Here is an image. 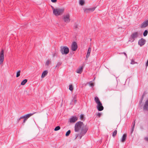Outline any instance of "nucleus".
I'll return each instance as SVG.
<instances>
[{
	"label": "nucleus",
	"instance_id": "obj_1",
	"mask_svg": "<svg viewBox=\"0 0 148 148\" xmlns=\"http://www.w3.org/2000/svg\"><path fill=\"white\" fill-rule=\"evenodd\" d=\"M86 130V131L88 129L85 126L83 122L79 121L76 123L75 126V131L76 132H79L80 130L83 131V130Z\"/></svg>",
	"mask_w": 148,
	"mask_h": 148
},
{
	"label": "nucleus",
	"instance_id": "obj_2",
	"mask_svg": "<svg viewBox=\"0 0 148 148\" xmlns=\"http://www.w3.org/2000/svg\"><path fill=\"white\" fill-rule=\"evenodd\" d=\"M53 14L56 16H60L63 14L64 10V8H55L51 6Z\"/></svg>",
	"mask_w": 148,
	"mask_h": 148
},
{
	"label": "nucleus",
	"instance_id": "obj_3",
	"mask_svg": "<svg viewBox=\"0 0 148 148\" xmlns=\"http://www.w3.org/2000/svg\"><path fill=\"white\" fill-rule=\"evenodd\" d=\"M36 112H34L33 113H29L26 115H25L23 116H21L20 117V119H24V120L23 121V123L22 124L24 125V123H25L26 121H27V119L30 116L33 115Z\"/></svg>",
	"mask_w": 148,
	"mask_h": 148
},
{
	"label": "nucleus",
	"instance_id": "obj_4",
	"mask_svg": "<svg viewBox=\"0 0 148 148\" xmlns=\"http://www.w3.org/2000/svg\"><path fill=\"white\" fill-rule=\"evenodd\" d=\"M60 51L62 54L66 55L69 52V49L66 46H62L60 47Z\"/></svg>",
	"mask_w": 148,
	"mask_h": 148
},
{
	"label": "nucleus",
	"instance_id": "obj_5",
	"mask_svg": "<svg viewBox=\"0 0 148 148\" xmlns=\"http://www.w3.org/2000/svg\"><path fill=\"white\" fill-rule=\"evenodd\" d=\"M70 16V15L69 14H67L64 15L63 18V19L64 22L66 23L70 22L71 21Z\"/></svg>",
	"mask_w": 148,
	"mask_h": 148
},
{
	"label": "nucleus",
	"instance_id": "obj_6",
	"mask_svg": "<svg viewBox=\"0 0 148 148\" xmlns=\"http://www.w3.org/2000/svg\"><path fill=\"white\" fill-rule=\"evenodd\" d=\"M138 32H136L133 33L132 34L131 38H130L129 41L131 42H133L138 37Z\"/></svg>",
	"mask_w": 148,
	"mask_h": 148
},
{
	"label": "nucleus",
	"instance_id": "obj_7",
	"mask_svg": "<svg viewBox=\"0 0 148 148\" xmlns=\"http://www.w3.org/2000/svg\"><path fill=\"white\" fill-rule=\"evenodd\" d=\"M4 59V51L2 49L0 52V64L3 63Z\"/></svg>",
	"mask_w": 148,
	"mask_h": 148
},
{
	"label": "nucleus",
	"instance_id": "obj_8",
	"mask_svg": "<svg viewBox=\"0 0 148 148\" xmlns=\"http://www.w3.org/2000/svg\"><path fill=\"white\" fill-rule=\"evenodd\" d=\"M78 119L77 117L76 116H72L69 119V121L71 123H74Z\"/></svg>",
	"mask_w": 148,
	"mask_h": 148
},
{
	"label": "nucleus",
	"instance_id": "obj_9",
	"mask_svg": "<svg viewBox=\"0 0 148 148\" xmlns=\"http://www.w3.org/2000/svg\"><path fill=\"white\" fill-rule=\"evenodd\" d=\"M97 108L99 111H100L103 110V107L101 102L97 103Z\"/></svg>",
	"mask_w": 148,
	"mask_h": 148
},
{
	"label": "nucleus",
	"instance_id": "obj_10",
	"mask_svg": "<svg viewBox=\"0 0 148 148\" xmlns=\"http://www.w3.org/2000/svg\"><path fill=\"white\" fill-rule=\"evenodd\" d=\"M77 49V43L75 42L73 43L71 45V49L73 51H75Z\"/></svg>",
	"mask_w": 148,
	"mask_h": 148
},
{
	"label": "nucleus",
	"instance_id": "obj_11",
	"mask_svg": "<svg viewBox=\"0 0 148 148\" xmlns=\"http://www.w3.org/2000/svg\"><path fill=\"white\" fill-rule=\"evenodd\" d=\"M148 25V20H145L141 24V27L142 28H144Z\"/></svg>",
	"mask_w": 148,
	"mask_h": 148
},
{
	"label": "nucleus",
	"instance_id": "obj_12",
	"mask_svg": "<svg viewBox=\"0 0 148 148\" xmlns=\"http://www.w3.org/2000/svg\"><path fill=\"white\" fill-rule=\"evenodd\" d=\"M87 131L86 130H84L83 131H81L80 134H79L78 137L79 139H81L82 136H84L86 133Z\"/></svg>",
	"mask_w": 148,
	"mask_h": 148
},
{
	"label": "nucleus",
	"instance_id": "obj_13",
	"mask_svg": "<svg viewBox=\"0 0 148 148\" xmlns=\"http://www.w3.org/2000/svg\"><path fill=\"white\" fill-rule=\"evenodd\" d=\"M145 40L143 39L142 38L139 40L138 41V44L140 46H142L145 44Z\"/></svg>",
	"mask_w": 148,
	"mask_h": 148
},
{
	"label": "nucleus",
	"instance_id": "obj_14",
	"mask_svg": "<svg viewBox=\"0 0 148 148\" xmlns=\"http://www.w3.org/2000/svg\"><path fill=\"white\" fill-rule=\"evenodd\" d=\"M143 109L145 110H148V99L145 102L143 107Z\"/></svg>",
	"mask_w": 148,
	"mask_h": 148
},
{
	"label": "nucleus",
	"instance_id": "obj_15",
	"mask_svg": "<svg viewBox=\"0 0 148 148\" xmlns=\"http://www.w3.org/2000/svg\"><path fill=\"white\" fill-rule=\"evenodd\" d=\"M127 134H124L123 135L122 137L121 141L122 142H124L126 140L127 138Z\"/></svg>",
	"mask_w": 148,
	"mask_h": 148
},
{
	"label": "nucleus",
	"instance_id": "obj_16",
	"mask_svg": "<svg viewBox=\"0 0 148 148\" xmlns=\"http://www.w3.org/2000/svg\"><path fill=\"white\" fill-rule=\"evenodd\" d=\"M83 71L82 67H80L78 68L76 70V72L78 73L81 74Z\"/></svg>",
	"mask_w": 148,
	"mask_h": 148
},
{
	"label": "nucleus",
	"instance_id": "obj_17",
	"mask_svg": "<svg viewBox=\"0 0 148 148\" xmlns=\"http://www.w3.org/2000/svg\"><path fill=\"white\" fill-rule=\"evenodd\" d=\"M48 71H45L42 73L41 77L43 78L47 74Z\"/></svg>",
	"mask_w": 148,
	"mask_h": 148
},
{
	"label": "nucleus",
	"instance_id": "obj_18",
	"mask_svg": "<svg viewBox=\"0 0 148 148\" xmlns=\"http://www.w3.org/2000/svg\"><path fill=\"white\" fill-rule=\"evenodd\" d=\"M91 48L89 47L88 49V52H87V55H86V58H88L89 57L90 55V52H91Z\"/></svg>",
	"mask_w": 148,
	"mask_h": 148
},
{
	"label": "nucleus",
	"instance_id": "obj_19",
	"mask_svg": "<svg viewBox=\"0 0 148 148\" xmlns=\"http://www.w3.org/2000/svg\"><path fill=\"white\" fill-rule=\"evenodd\" d=\"M85 3V1L84 0H79V3L81 5H83Z\"/></svg>",
	"mask_w": 148,
	"mask_h": 148
},
{
	"label": "nucleus",
	"instance_id": "obj_20",
	"mask_svg": "<svg viewBox=\"0 0 148 148\" xmlns=\"http://www.w3.org/2000/svg\"><path fill=\"white\" fill-rule=\"evenodd\" d=\"M95 100L97 104L101 102L98 97H96L95 98Z\"/></svg>",
	"mask_w": 148,
	"mask_h": 148
},
{
	"label": "nucleus",
	"instance_id": "obj_21",
	"mask_svg": "<svg viewBox=\"0 0 148 148\" xmlns=\"http://www.w3.org/2000/svg\"><path fill=\"white\" fill-rule=\"evenodd\" d=\"M79 27V23H75L74 24V27L75 29L78 28Z\"/></svg>",
	"mask_w": 148,
	"mask_h": 148
},
{
	"label": "nucleus",
	"instance_id": "obj_22",
	"mask_svg": "<svg viewBox=\"0 0 148 148\" xmlns=\"http://www.w3.org/2000/svg\"><path fill=\"white\" fill-rule=\"evenodd\" d=\"M51 63V61L50 60H48L46 61L45 64V66H48Z\"/></svg>",
	"mask_w": 148,
	"mask_h": 148
},
{
	"label": "nucleus",
	"instance_id": "obj_23",
	"mask_svg": "<svg viewBox=\"0 0 148 148\" xmlns=\"http://www.w3.org/2000/svg\"><path fill=\"white\" fill-rule=\"evenodd\" d=\"M96 8V7H94L91 8H88V9L90 12H93L95 10Z\"/></svg>",
	"mask_w": 148,
	"mask_h": 148
},
{
	"label": "nucleus",
	"instance_id": "obj_24",
	"mask_svg": "<svg viewBox=\"0 0 148 148\" xmlns=\"http://www.w3.org/2000/svg\"><path fill=\"white\" fill-rule=\"evenodd\" d=\"M84 115V114H81L80 116V118L82 121H84L85 120Z\"/></svg>",
	"mask_w": 148,
	"mask_h": 148
},
{
	"label": "nucleus",
	"instance_id": "obj_25",
	"mask_svg": "<svg viewBox=\"0 0 148 148\" xmlns=\"http://www.w3.org/2000/svg\"><path fill=\"white\" fill-rule=\"evenodd\" d=\"M27 79H25L23 81H22L21 83V85H24L25 83L27 82Z\"/></svg>",
	"mask_w": 148,
	"mask_h": 148
},
{
	"label": "nucleus",
	"instance_id": "obj_26",
	"mask_svg": "<svg viewBox=\"0 0 148 148\" xmlns=\"http://www.w3.org/2000/svg\"><path fill=\"white\" fill-rule=\"evenodd\" d=\"M62 63L61 62H58L56 66L55 67V68H58L61 65Z\"/></svg>",
	"mask_w": 148,
	"mask_h": 148
},
{
	"label": "nucleus",
	"instance_id": "obj_27",
	"mask_svg": "<svg viewBox=\"0 0 148 148\" xmlns=\"http://www.w3.org/2000/svg\"><path fill=\"white\" fill-rule=\"evenodd\" d=\"M117 131L116 130H115L113 132L112 136L113 137H114L116 135Z\"/></svg>",
	"mask_w": 148,
	"mask_h": 148
},
{
	"label": "nucleus",
	"instance_id": "obj_28",
	"mask_svg": "<svg viewBox=\"0 0 148 148\" xmlns=\"http://www.w3.org/2000/svg\"><path fill=\"white\" fill-rule=\"evenodd\" d=\"M84 12L86 13H89L90 12L88 8H85L84 9Z\"/></svg>",
	"mask_w": 148,
	"mask_h": 148
},
{
	"label": "nucleus",
	"instance_id": "obj_29",
	"mask_svg": "<svg viewBox=\"0 0 148 148\" xmlns=\"http://www.w3.org/2000/svg\"><path fill=\"white\" fill-rule=\"evenodd\" d=\"M71 132L70 130H69L66 133V136H68L70 134Z\"/></svg>",
	"mask_w": 148,
	"mask_h": 148
},
{
	"label": "nucleus",
	"instance_id": "obj_30",
	"mask_svg": "<svg viewBox=\"0 0 148 148\" xmlns=\"http://www.w3.org/2000/svg\"><path fill=\"white\" fill-rule=\"evenodd\" d=\"M60 128V127L59 126H57L55 128L54 130L55 131H58L59 130Z\"/></svg>",
	"mask_w": 148,
	"mask_h": 148
},
{
	"label": "nucleus",
	"instance_id": "obj_31",
	"mask_svg": "<svg viewBox=\"0 0 148 148\" xmlns=\"http://www.w3.org/2000/svg\"><path fill=\"white\" fill-rule=\"evenodd\" d=\"M21 72V71L20 70H19L18 71V72L16 73V77H18L20 75V73Z\"/></svg>",
	"mask_w": 148,
	"mask_h": 148
},
{
	"label": "nucleus",
	"instance_id": "obj_32",
	"mask_svg": "<svg viewBox=\"0 0 148 148\" xmlns=\"http://www.w3.org/2000/svg\"><path fill=\"white\" fill-rule=\"evenodd\" d=\"M101 114L102 113L101 112H98L96 113L97 116H98V117H100Z\"/></svg>",
	"mask_w": 148,
	"mask_h": 148
},
{
	"label": "nucleus",
	"instance_id": "obj_33",
	"mask_svg": "<svg viewBox=\"0 0 148 148\" xmlns=\"http://www.w3.org/2000/svg\"><path fill=\"white\" fill-rule=\"evenodd\" d=\"M148 33V31L147 30H145L143 33V35L144 36H146Z\"/></svg>",
	"mask_w": 148,
	"mask_h": 148
},
{
	"label": "nucleus",
	"instance_id": "obj_34",
	"mask_svg": "<svg viewBox=\"0 0 148 148\" xmlns=\"http://www.w3.org/2000/svg\"><path fill=\"white\" fill-rule=\"evenodd\" d=\"M88 84H89L90 86L91 87H92L94 86V84L93 83H91V82H90L88 83Z\"/></svg>",
	"mask_w": 148,
	"mask_h": 148
},
{
	"label": "nucleus",
	"instance_id": "obj_35",
	"mask_svg": "<svg viewBox=\"0 0 148 148\" xmlns=\"http://www.w3.org/2000/svg\"><path fill=\"white\" fill-rule=\"evenodd\" d=\"M69 89L71 91H72L73 90V87L72 85H69Z\"/></svg>",
	"mask_w": 148,
	"mask_h": 148
},
{
	"label": "nucleus",
	"instance_id": "obj_36",
	"mask_svg": "<svg viewBox=\"0 0 148 148\" xmlns=\"http://www.w3.org/2000/svg\"><path fill=\"white\" fill-rule=\"evenodd\" d=\"M73 100L74 103L75 104L76 102V97L75 95L73 99Z\"/></svg>",
	"mask_w": 148,
	"mask_h": 148
},
{
	"label": "nucleus",
	"instance_id": "obj_37",
	"mask_svg": "<svg viewBox=\"0 0 148 148\" xmlns=\"http://www.w3.org/2000/svg\"><path fill=\"white\" fill-rule=\"evenodd\" d=\"M135 120H134L132 123V127H134L135 125Z\"/></svg>",
	"mask_w": 148,
	"mask_h": 148
},
{
	"label": "nucleus",
	"instance_id": "obj_38",
	"mask_svg": "<svg viewBox=\"0 0 148 148\" xmlns=\"http://www.w3.org/2000/svg\"><path fill=\"white\" fill-rule=\"evenodd\" d=\"M135 63H136L135 62H134V61L133 60H132L131 62V64H135Z\"/></svg>",
	"mask_w": 148,
	"mask_h": 148
},
{
	"label": "nucleus",
	"instance_id": "obj_39",
	"mask_svg": "<svg viewBox=\"0 0 148 148\" xmlns=\"http://www.w3.org/2000/svg\"><path fill=\"white\" fill-rule=\"evenodd\" d=\"M51 2L53 3H56L57 1V0H51Z\"/></svg>",
	"mask_w": 148,
	"mask_h": 148
},
{
	"label": "nucleus",
	"instance_id": "obj_40",
	"mask_svg": "<svg viewBox=\"0 0 148 148\" xmlns=\"http://www.w3.org/2000/svg\"><path fill=\"white\" fill-rule=\"evenodd\" d=\"M134 127H132V128L131 129V133L132 134L134 131Z\"/></svg>",
	"mask_w": 148,
	"mask_h": 148
},
{
	"label": "nucleus",
	"instance_id": "obj_41",
	"mask_svg": "<svg viewBox=\"0 0 148 148\" xmlns=\"http://www.w3.org/2000/svg\"><path fill=\"white\" fill-rule=\"evenodd\" d=\"M79 135V134H75V139H76L77 138V137H78Z\"/></svg>",
	"mask_w": 148,
	"mask_h": 148
},
{
	"label": "nucleus",
	"instance_id": "obj_42",
	"mask_svg": "<svg viewBox=\"0 0 148 148\" xmlns=\"http://www.w3.org/2000/svg\"><path fill=\"white\" fill-rule=\"evenodd\" d=\"M146 65L147 66H148V60H147V62L146 63Z\"/></svg>",
	"mask_w": 148,
	"mask_h": 148
},
{
	"label": "nucleus",
	"instance_id": "obj_43",
	"mask_svg": "<svg viewBox=\"0 0 148 148\" xmlns=\"http://www.w3.org/2000/svg\"><path fill=\"white\" fill-rule=\"evenodd\" d=\"M123 53L125 55V56L126 57H127V55L126 54V53Z\"/></svg>",
	"mask_w": 148,
	"mask_h": 148
},
{
	"label": "nucleus",
	"instance_id": "obj_44",
	"mask_svg": "<svg viewBox=\"0 0 148 148\" xmlns=\"http://www.w3.org/2000/svg\"><path fill=\"white\" fill-rule=\"evenodd\" d=\"M57 55V54L56 53H54V54L53 55V56H56Z\"/></svg>",
	"mask_w": 148,
	"mask_h": 148
},
{
	"label": "nucleus",
	"instance_id": "obj_45",
	"mask_svg": "<svg viewBox=\"0 0 148 148\" xmlns=\"http://www.w3.org/2000/svg\"><path fill=\"white\" fill-rule=\"evenodd\" d=\"M20 119V118L18 120V122H19V121L21 119Z\"/></svg>",
	"mask_w": 148,
	"mask_h": 148
},
{
	"label": "nucleus",
	"instance_id": "obj_46",
	"mask_svg": "<svg viewBox=\"0 0 148 148\" xmlns=\"http://www.w3.org/2000/svg\"><path fill=\"white\" fill-rule=\"evenodd\" d=\"M145 139L146 140H147L148 141V137H147V138H145Z\"/></svg>",
	"mask_w": 148,
	"mask_h": 148
},
{
	"label": "nucleus",
	"instance_id": "obj_47",
	"mask_svg": "<svg viewBox=\"0 0 148 148\" xmlns=\"http://www.w3.org/2000/svg\"><path fill=\"white\" fill-rule=\"evenodd\" d=\"M143 97H142V98H141V102H142V101L143 100Z\"/></svg>",
	"mask_w": 148,
	"mask_h": 148
}]
</instances>
